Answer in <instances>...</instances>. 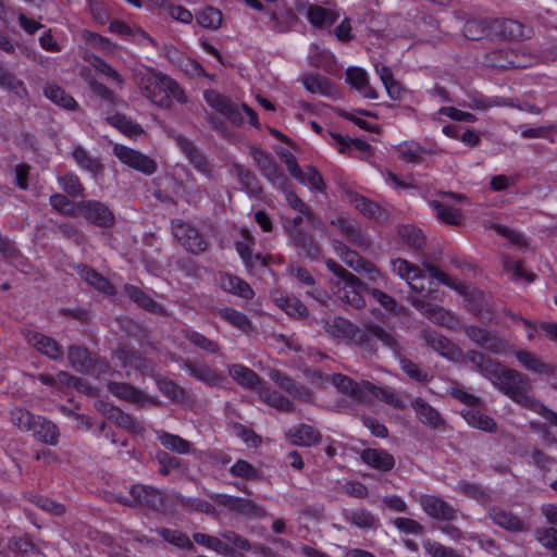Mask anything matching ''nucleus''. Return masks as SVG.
<instances>
[{
  "label": "nucleus",
  "instance_id": "obj_49",
  "mask_svg": "<svg viewBox=\"0 0 557 557\" xmlns=\"http://www.w3.org/2000/svg\"><path fill=\"white\" fill-rule=\"evenodd\" d=\"M394 355L398 358L400 368L406 373V375L408 377H410L411 380L419 382V383H424V382L430 381V376L426 371L421 369L416 362L406 358L403 355L401 346H400L399 352H394Z\"/></svg>",
  "mask_w": 557,
  "mask_h": 557
},
{
  "label": "nucleus",
  "instance_id": "obj_46",
  "mask_svg": "<svg viewBox=\"0 0 557 557\" xmlns=\"http://www.w3.org/2000/svg\"><path fill=\"white\" fill-rule=\"evenodd\" d=\"M302 83L306 89L312 94L331 96L334 91V86L331 81L321 74L304 75Z\"/></svg>",
  "mask_w": 557,
  "mask_h": 557
},
{
  "label": "nucleus",
  "instance_id": "obj_18",
  "mask_svg": "<svg viewBox=\"0 0 557 557\" xmlns=\"http://www.w3.org/2000/svg\"><path fill=\"white\" fill-rule=\"evenodd\" d=\"M25 339L32 347L51 360H60L63 357L62 346L52 337L36 331H27Z\"/></svg>",
  "mask_w": 557,
  "mask_h": 557
},
{
  "label": "nucleus",
  "instance_id": "obj_64",
  "mask_svg": "<svg viewBox=\"0 0 557 557\" xmlns=\"http://www.w3.org/2000/svg\"><path fill=\"white\" fill-rule=\"evenodd\" d=\"M156 383L160 392L173 400H182L185 397V391L170 379L158 377Z\"/></svg>",
  "mask_w": 557,
  "mask_h": 557
},
{
  "label": "nucleus",
  "instance_id": "obj_39",
  "mask_svg": "<svg viewBox=\"0 0 557 557\" xmlns=\"http://www.w3.org/2000/svg\"><path fill=\"white\" fill-rule=\"evenodd\" d=\"M368 288L367 284L360 281L359 286L350 285V284H344L339 287H337L339 294V298L345 304L350 305L351 307L356 309H361L364 307V299L361 295L362 292H366Z\"/></svg>",
  "mask_w": 557,
  "mask_h": 557
},
{
  "label": "nucleus",
  "instance_id": "obj_15",
  "mask_svg": "<svg viewBox=\"0 0 557 557\" xmlns=\"http://www.w3.org/2000/svg\"><path fill=\"white\" fill-rule=\"evenodd\" d=\"M411 407L416 412L417 419L425 426L444 431L447 428V422L443 416L431 406L425 399L417 397L411 401Z\"/></svg>",
  "mask_w": 557,
  "mask_h": 557
},
{
  "label": "nucleus",
  "instance_id": "obj_37",
  "mask_svg": "<svg viewBox=\"0 0 557 557\" xmlns=\"http://www.w3.org/2000/svg\"><path fill=\"white\" fill-rule=\"evenodd\" d=\"M108 417L119 428L131 434H143L145 431L143 422L138 421L135 417L122 411L119 408H112Z\"/></svg>",
  "mask_w": 557,
  "mask_h": 557
},
{
  "label": "nucleus",
  "instance_id": "obj_54",
  "mask_svg": "<svg viewBox=\"0 0 557 557\" xmlns=\"http://www.w3.org/2000/svg\"><path fill=\"white\" fill-rule=\"evenodd\" d=\"M307 17L312 25L317 27H323L334 24L337 16L333 11L329 9L322 8L320 5H311L308 9Z\"/></svg>",
  "mask_w": 557,
  "mask_h": 557
},
{
  "label": "nucleus",
  "instance_id": "obj_40",
  "mask_svg": "<svg viewBox=\"0 0 557 557\" xmlns=\"http://www.w3.org/2000/svg\"><path fill=\"white\" fill-rule=\"evenodd\" d=\"M397 233L403 243L416 251L423 250L426 245L425 236L413 225H399Z\"/></svg>",
  "mask_w": 557,
  "mask_h": 557
},
{
  "label": "nucleus",
  "instance_id": "obj_56",
  "mask_svg": "<svg viewBox=\"0 0 557 557\" xmlns=\"http://www.w3.org/2000/svg\"><path fill=\"white\" fill-rule=\"evenodd\" d=\"M326 268L337 277V281H332L334 287H339L344 284H352L359 286L360 280L351 272L347 271L336 261L329 259L325 261Z\"/></svg>",
  "mask_w": 557,
  "mask_h": 557
},
{
  "label": "nucleus",
  "instance_id": "obj_13",
  "mask_svg": "<svg viewBox=\"0 0 557 557\" xmlns=\"http://www.w3.org/2000/svg\"><path fill=\"white\" fill-rule=\"evenodd\" d=\"M203 97L208 106L224 115L233 124H242L243 115L230 98L215 90H206Z\"/></svg>",
  "mask_w": 557,
  "mask_h": 557
},
{
  "label": "nucleus",
  "instance_id": "obj_61",
  "mask_svg": "<svg viewBox=\"0 0 557 557\" xmlns=\"http://www.w3.org/2000/svg\"><path fill=\"white\" fill-rule=\"evenodd\" d=\"M158 534L166 542L187 549H194V544L189 537L181 531L170 529H159Z\"/></svg>",
  "mask_w": 557,
  "mask_h": 557
},
{
  "label": "nucleus",
  "instance_id": "obj_32",
  "mask_svg": "<svg viewBox=\"0 0 557 557\" xmlns=\"http://www.w3.org/2000/svg\"><path fill=\"white\" fill-rule=\"evenodd\" d=\"M228 373L237 384L247 389L258 392L260 386L264 383L253 370L240 363L230 366Z\"/></svg>",
  "mask_w": 557,
  "mask_h": 557
},
{
  "label": "nucleus",
  "instance_id": "obj_45",
  "mask_svg": "<svg viewBox=\"0 0 557 557\" xmlns=\"http://www.w3.org/2000/svg\"><path fill=\"white\" fill-rule=\"evenodd\" d=\"M463 34L470 40H480L484 37H493L492 20H469L465 24Z\"/></svg>",
  "mask_w": 557,
  "mask_h": 557
},
{
  "label": "nucleus",
  "instance_id": "obj_9",
  "mask_svg": "<svg viewBox=\"0 0 557 557\" xmlns=\"http://www.w3.org/2000/svg\"><path fill=\"white\" fill-rule=\"evenodd\" d=\"M113 153L122 163L145 175H151L157 171L154 160L137 150L116 144L113 147Z\"/></svg>",
  "mask_w": 557,
  "mask_h": 557
},
{
  "label": "nucleus",
  "instance_id": "obj_25",
  "mask_svg": "<svg viewBox=\"0 0 557 557\" xmlns=\"http://www.w3.org/2000/svg\"><path fill=\"white\" fill-rule=\"evenodd\" d=\"M330 224L338 230L342 236L351 245L357 247H368L369 239L363 234L361 228L352 221L343 215L332 219Z\"/></svg>",
  "mask_w": 557,
  "mask_h": 557
},
{
  "label": "nucleus",
  "instance_id": "obj_17",
  "mask_svg": "<svg viewBox=\"0 0 557 557\" xmlns=\"http://www.w3.org/2000/svg\"><path fill=\"white\" fill-rule=\"evenodd\" d=\"M108 389L110 393H112L115 397L123 399L125 401H128L133 405H136L138 407H145L147 405H156L157 403L153 401L151 397L146 395L143 391L139 388L124 382H109L108 383Z\"/></svg>",
  "mask_w": 557,
  "mask_h": 557
},
{
  "label": "nucleus",
  "instance_id": "obj_63",
  "mask_svg": "<svg viewBox=\"0 0 557 557\" xmlns=\"http://www.w3.org/2000/svg\"><path fill=\"white\" fill-rule=\"evenodd\" d=\"M34 420H36V414L23 408H14L11 411L12 423L23 432H29Z\"/></svg>",
  "mask_w": 557,
  "mask_h": 557
},
{
  "label": "nucleus",
  "instance_id": "obj_34",
  "mask_svg": "<svg viewBox=\"0 0 557 557\" xmlns=\"http://www.w3.org/2000/svg\"><path fill=\"white\" fill-rule=\"evenodd\" d=\"M232 170L236 175L242 188L252 198L262 194V186L255 173L239 163H233Z\"/></svg>",
  "mask_w": 557,
  "mask_h": 557
},
{
  "label": "nucleus",
  "instance_id": "obj_43",
  "mask_svg": "<svg viewBox=\"0 0 557 557\" xmlns=\"http://www.w3.org/2000/svg\"><path fill=\"white\" fill-rule=\"evenodd\" d=\"M431 206L435 210L437 219L443 223L453 226H459L462 224L465 218L459 209L445 205L438 200H433Z\"/></svg>",
  "mask_w": 557,
  "mask_h": 557
},
{
  "label": "nucleus",
  "instance_id": "obj_50",
  "mask_svg": "<svg viewBox=\"0 0 557 557\" xmlns=\"http://www.w3.org/2000/svg\"><path fill=\"white\" fill-rule=\"evenodd\" d=\"M72 157L81 168L92 173L94 175H98L103 171V165L101 162L98 159L91 157L82 146H77L73 150Z\"/></svg>",
  "mask_w": 557,
  "mask_h": 557
},
{
  "label": "nucleus",
  "instance_id": "obj_47",
  "mask_svg": "<svg viewBox=\"0 0 557 557\" xmlns=\"http://www.w3.org/2000/svg\"><path fill=\"white\" fill-rule=\"evenodd\" d=\"M67 359L70 364L78 372H84L92 363L89 350L82 346L72 345L67 349Z\"/></svg>",
  "mask_w": 557,
  "mask_h": 557
},
{
  "label": "nucleus",
  "instance_id": "obj_52",
  "mask_svg": "<svg viewBox=\"0 0 557 557\" xmlns=\"http://www.w3.org/2000/svg\"><path fill=\"white\" fill-rule=\"evenodd\" d=\"M182 334L189 343L209 354L215 355L220 351V345L216 342L197 331L186 329L182 331Z\"/></svg>",
  "mask_w": 557,
  "mask_h": 557
},
{
  "label": "nucleus",
  "instance_id": "obj_2",
  "mask_svg": "<svg viewBox=\"0 0 557 557\" xmlns=\"http://www.w3.org/2000/svg\"><path fill=\"white\" fill-rule=\"evenodd\" d=\"M143 95L160 108H170L173 100L180 103L187 102V97L180 85L169 75L154 69L135 75Z\"/></svg>",
  "mask_w": 557,
  "mask_h": 557
},
{
  "label": "nucleus",
  "instance_id": "obj_24",
  "mask_svg": "<svg viewBox=\"0 0 557 557\" xmlns=\"http://www.w3.org/2000/svg\"><path fill=\"white\" fill-rule=\"evenodd\" d=\"M492 32L493 37L506 40H519L529 37L524 33V25L511 18H493Z\"/></svg>",
  "mask_w": 557,
  "mask_h": 557
},
{
  "label": "nucleus",
  "instance_id": "obj_51",
  "mask_svg": "<svg viewBox=\"0 0 557 557\" xmlns=\"http://www.w3.org/2000/svg\"><path fill=\"white\" fill-rule=\"evenodd\" d=\"M222 286L225 290L247 300L255 296V292L250 285L237 276L227 275L223 278Z\"/></svg>",
  "mask_w": 557,
  "mask_h": 557
},
{
  "label": "nucleus",
  "instance_id": "obj_7",
  "mask_svg": "<svg viewBox=\"0 0 557 557\" xmlns=\"http://www.w3.org/2000/svg\"><path fill=\"white\" fill-rule=\"evenodd\" d=\"M77 212L89 223L101 228H110L115 223V216L109 207L98 200H82L75 203Z\"/></svg>",
  "mask_w": 557,
  "mask_h": 557
},
{
  "label": "nucleus",
  "instance_id": "obj_12",
  "mask_svg": "<svg viewBox=\"0 0 557 557\" xmlns=\"http://www.w3.org/2000/svg\"><path fill=\"white\" fill-rule=\"evenodd\" d=\"M113 359L119 361L122 367L129 368L126 370L127 375L131 374V370L140 374L153 373L154 371V369H151V361L135 349L120 347L113 352Z\"/></svg>",
  "mask_w": 557,
  "mask_h": 557
},
{
  "label": "nucleus",
  "instance_id": "obj_31",
  "mask_svg": "<svg viewBox=\"0 0 557 557\" xmlns=\"http://www.w3.org/2000/svg\"><path fill=\"white\" fill-rule=\"evenodd\" d=\"M420 338L423 339L426 346L444 357H453L456 351V346L453 342L432 329H422L420 331Z\"/></svg>",
  "mask_w": 557,
  "mask_h": 557
},
{
  "label": "nucleus",
  "instance_id": "obj_29",
  "mask_svg": "<svg viewBox=\"0 0 557 557\" xmlns=\"http://www.w3.org/2000/svg\"><path fill=\"white\" fill-rule=\"evenodd\" d=\"M466 359L471 363L473 369L491 382L502 367L500 362L495 361L484 354L473 349L467 351Z\"/></svg>",
  "mask_w": 557,
  "mask_h": 557
},
{
  "label": "nucleus",
  "instance_id": "obj_4",
  "mask_svg": "<svg viewBox=\"0 0 557 557\" xmlns=\"http://www.w3.org/2000/svg\"><path fill=\"white\" fill-rule=\"evenodd\" d=\"M456 292L463 296L468 311L480 320L490 322L496 317V306L488 294L465 283Z\"/></svg>",
  "mask_w": 557,
  "mask_h": 557
},
{
  "label": "nucleus",
  "instance_id": "obj_28",
  "mask_svg": "<svg viewBox=\"0 0 557 557\" xmlns=\"http://www.w3.org/2000/svg\"><path fill=\"white\" fill-rule=\"evenodd\" d=\"M124 293L131 300H133L135 304H137L138 307L143 308L144 310L162 317L169 315L168 310L161 304L154 301L139 287L132 284H127L124 286Z\"/></svg>",
  "mask_w": 557,
  "mask_h": 557
},
{
  "label": "nucleus",
  "instance_id": "obj_14",
  "mask_svg": "<svg viewBox=\"0 0 557 557\" xmlns=\"http://www.w3.org/2000/svg\"><path fill=\"white\" fill-rule=\"evenodd\" d=\"M129 495L132 500L123 502V504L128 506H144L153 510H158L163 506L162 494L157 488L149 485H133Z\"/></svg>",
  "mask_w": 557,
  "mask_h": 557
},
{
  "label": "nucleus",
  "instance_id": "obj_62",
  "mask_svg": "<svg viewBox=\"0 0 557 557\" xmlns=\"http://www.w3.org/2000/svg\"><path fill=\"white\" fill-rule=\"evenodd\" d=\"M159 440L165 448L178 454H186L190 449V443L178 435L163 432Z\"/></svg>",
  "mask_w": 557,
  "mask_h": 557
},
{
  "label": "nucleus",
  "instance_id": "obj_53",
  "mask_svg": "<svg viewBox=\"0 0 557 557\" xmlns=\"http://www.w3.org/2000/svg\"><path fill=\"white\" fill-rule=\"evenodd\" d=\"M107 122L131 137L138 136L144 133V129L139 124L133 122L124 114L116 113L108 116Z\"/></svg>",
  "mask_w": 557,
  "mask_h": 557
},
{
  "label": "nucleus",
  "instance_id": "obj_3",
  "mask_svg": "<svg viewBox=\"0 0 557 557\" xmlns=\"http://www.w3.org/2000/svg\"><path fill=\"white\" fill-rule=\"evenodd\" d=\"M491 383L500 393L523 408L537 412L543 405L532 396L530 379L515 369L506 368L502 364L500 370H498Z\"/></svg>",
  "mask_w": 557,
  "mask_h": 557
},
{
  "label": "nucleus",
  "instance_id": "obj_60",
  "mask_svg": "<svg viewBox=\"0 0 557 557\" xmlns=\"http://www.w3.org/2000/svg\"><path fill=\"white\" fill-rule=\"evenodd\" d=\"M82 274L86 282L94 286L96 289L104 294H112L114 292L113 285L94 269L86 267Z\"/></svg>",
  "mask_w": 557,
  "mask_h": 557
},
{
  "label": "nucleus",
  "instance_id": "obj_1",
  "mask_svg": "<svg viewBox=\"0 0 557 557\" xmlns=\"http://www.w3.org/2000/svg\"><path fill=\"white\" fill-rule=\"evenodd\" d=\"M326 332L333 337H351L359 346L369 351H374V339H379L382 344L393 352H399L400 343L395 332L386 331L380 325H370L367 330L356 327L348 320L343 318H334L325 322Z\"/></svg>",
  "mask_w": 557,
  "mask_h": 557
},
{
  "label": "nucleus",
  "instance_id": "obj_57",
  "mask_svg": "<svg viewBox=\"0 0 557 557\" xmlns=\"http://www.w3.org/2000/svg\"><path fill=\"white\" fill-rule=\"evenodd\" d=\"M197 23L207 29H218L222 24V13L213 7H207L196 14Z\"/></svg>",
  "mask_w": 557,
  "mask_h": 557
},
{
  "label": "nucleus",
  "instance_id": "obj_59",
  "mask_svg": "<svg viewBox=\"0 0 557 557\" xmlns=\"http://www.w3.org/2000/svg\"><path fill=\"white\" fill-rule=\"evenodd\" d=\"M457 491L483 504L491 502V495L476 483L460 481L457 485Z\"/></svg>",
  "mask_w": 557,
  "mask_h": 557
},
{
  "label": "nucleus",
  "instance_id": "obj_35",
  "mask_svg": "<svg viewBox=\"0 0 557 557\" xmlns=\"http://www.w3.org/2000/svg\"><path fill=\"white\" fill-rule=\"evenodd\" d=\"M287 435L293 444L299 446H311L321 440L320 431L305 423L289 429Z\"/></svg>",
  "mask_w": 557,
  "mask_h": 557
},
{
  "label": "nucleus",
  "instance_id": "obj_5",
  "mask_svg": "<svg viewBox=\"0 0 557 557\" xmlns=\"http://www.w3.org/2000/svg\"><path fill=\"white\" fill-rule=\"evenodd\" d=\"M171 232L177 243L191 255L199 256L210 248V243L190 223L182 219L171 221Z\"/></svg>",
  "mask_w": 557,
  "mask_h": 557
},
{
  "label": "nucleus",
  "instance_id": "obj_38",
  "mask_svg": "<svg viewBox=\"0 0 557 557\" xmlns=\"http://www.w3.org/2000/svg\"><path fill=\"white\" fill-rule=\"evenodd\" d=\"M517 360L528 371L539 374H550L553 368L550 364L544 362L541 358L528 350H517L515 352Z\"/></svg>",
  "mask_w": 557,
  "mask_h": 557
},
{
  "label": "nucleus",
  "instance_id": "obj_58",
  "mask_svg": "<svg viewBox=\"0 0 557 557\" xmlns=\"http://www.w3.org/2000/svg\"><path fill=\"white\" fill-rule=\"evenodd\" d=\"M58 182L63 189L71 197H84L85 188L81 183L77 175L73 173H66L58 177Z\"/></svg>",
  "mask_w": 557,
  "mask_h": 557
},
{
  "label": "nucleus",
  "instance_id": "obj_27",
  "mask_svg": "<svg viewBox=\"0 0 557 557\" xmlns=\"http://www.w3.org/2000/svg\"><path fill=\"white\" fill-rule=\"evenodd\" d=\"M29 432H32L37 441L44 444L55 446L59 442V428L45 417L36 416V420H34Z\"/></svg>",
  "mask_w": 557,
  "mask_h": 557
},
{
  "label": "nucleus",
  "instance_id": "obj_16",
  "mask_svg": "<svg viewBox=\"0 0 557 557\" xmlns=\"http://www.w3.org/2000/svg\"><path fill=\"white\" fill-rule=\"evenodd\" d=\"M490 519L499 528L513 533L527 532L530 530L528 522L520 519L511 511H507L502 507L492 506L487 510Z\"/></svg>",
  "mask_w": 557,
  "mask_h": 557
},
{
  "label": "nucleus",
  "instance_id": "obj_19",
  "mask_svg": "<svg viewBox=\"0 0 557 557\" xmlns=\"http://www.w3.org/2000/svg\"><path fill=\"white\" fill-rule=\"evenodd\" d=\"M176 143L180 146V148L182 149V151L185 153V156L187 157L189 163L198 172H200L208 178L213 177L212 165L210 164V162L208 161L206 156L196 147V145L191 140H189L183 136H177Z\"/></svg>",
  "mask_w": 557,
  "mask_h": 557
},
{
  "label": "nucleus",
  "instance_id": "obj_21",
  "mask_svg": "<svg viewBox=\"0 0 557 557\" xmlns=\"http://www.w3.org/2000/svg\"><path fill=\"white\" fill-rule=\"evenodd\" d=\"M344 194L349 203H351L364 216L377 221L385 220L387 218L385 210L379 203L370 200L369 198L351 189H345Z\"/></svg>",
  "mask_w": 557,
  "mask_h": 557
},
{
  "label": "nucleus",
  "instance_id": "obj_41",
  "mask_svg": "<svg viewBox=\"0 0 557 557\" xmlns=\"http://www.w3.org/2000/svg\"><path fill=\"white\" fill-rule=\"evenodd\" d=\"M193 540L197 544L210 548L221 555L228 557L235 556V548L231 547V545H227L224 541L221 540V537L197 532L193 534Z\"/></svg>",
  "mask_w": 557,
  "mask_h": 557
},
{
  "label": "nucleus",
  "instance_id": "obj_10",
  "mask_svg": "<svg viewBox=\"0 0 557 557\" xmlns=\"http://www.w3.org/2000/svg\"><path fill=\"white\" fill-rule=\"evenodd\" d=\"M212 499L219 505L227 508L236 513L246 515L250 517L261 518L265 516L263 507L257 505L251 499L236 497L226 494H214Z\"/></svg>",
  "mask_w": 557,
  "mask_h": 557
},
{
  "label": "nucleus",
  "instance_id": "obj_8",
  "mask_svg": "<svg viewBox=\"0 0 557 557\" xmlns=\"http://www.w3.org/2000/svg\"><path fill=\"white\" fill-rule=\"evenodd\" d=\"M463 332L471 342L494 355H502L507 351V341L496 332L474 325L465 326Z\"/></svg>",
  "mask_w": 557,
  "mask_h": 557
},
{
  "label": "nucleus",
  "instance_id": "obj_20",
  "mask_svg": "<svg viewBox=\"0 0 557 557\" xmlns=\"http://www.w3.org/2000/svg\"><path fill=\"white\" fill-rule=\"evenodd\" d=\"M420 505L426 515L433 519L441 521H449L456 518V509H454L446 500L434 495H422Z\"/></svg>",
  "mask_w": 557,
  "mask_h": 557
},
{
  "label": "nucleus",
  "instance_id": "obj_44",
  "mask_svg": "<svg viewBox=\"0 0 557 557\" xmlns=\"http://www.w3.org/2000/svg\"><path fill=\"white\" fill-rule=\"evenodd\" d=\"M516 58V50L499 49L488 52L485 57V60L486 63L492 67L507 70L510 69V65H520Z\"/></svg>",
  "mask_w": 557,
  "mask_h": 557
},
{
  "label": "nucleus",
  "instance_id": "obj_33",
  "mask_svg": "<svg viewBox=\"0 0 557 557\" xmlns=\"http://www.w3.org/2000/svg\"><path fill=\"white\" fill-rule=\"evenodd\" d=\"M361 460L371 468L380 471H391L395 467L392 454L380 448H366L361 453Z\"/></svg>",
  "mask_w": 557,
  "mask_h": 557
},
{
  "label": "nucleus",
  "instance_id": "obj_6",
  "mask_svg": "<svg viewBox=\"0 0 557 557\" xmlns=\"http://www.w3.org/2000/svg\"><path fill=\"white\" fill-rule=\"evenodd\" d=\"M250 156L252 157L255 165L258 168L260 173L278 189L285 190L288 178L280 170L274 157L255 146L250 147Z\"/></svg>",
  "mask_w": 557,
  "mask_h": 557
},
{
  "label": "nucleus",
  "instance_id": "obj_11",
  "mask_svg": "<svg viewBox=\"0 0 557 557\" xmlns=\"http://www.w3.org/2000/svg\"><path fill=\"white\" fill-rule=\"evenodd\" d=\"M407 300L424 317L438 325L453 327L456 323V319L450 311L441 306L426 302L423 298L413 296L407 297Z\"/></svg>",
  "mask_w": 557,
  "mask_h": 557
},
{
  "label": "nucleus",
  "instance_id": "obj_23",
  "mask_svg": "<svg viewBox=\"0 0 557 557\" xmlns=\"http://www.w3.org/2000/svg\"><path fill=\"white\" fill-rule=\"evenodd\" d=\"M289 240L299 257L309 260H318L321 257L322 249L320 245L308 232L296 231L293 236H289Z\"/></svg>",
  "mask_w": 557,
  "mask_h": 557
},
{
  "label": "nucleus",
  "instance_id": "obj_36",
  "mask_svg": "<svg viewBox=\"0 0 557 557\" xmlns=\"http://www.w3.org/2000/svg\"><path fill=\"white\" fill-rule=\"evenodd\" d=\"M364 386L366 388H368V403H371L372 399L376 398L396 409L404 410L406 408V403L403 400V398L396 391L389 387H380L372 383H370V385Z\"/></svg>",
  "mask_w": 557,
  "mask_h": 557
},
{
  "label": "nucleus",
  "instance_id": "obj_42",
  "mask_svg": "<svg viewBox=\"0 0 557 557\" xmlns=\"http://www.w3.org/2000/svg\"><path fill=\"white\" fill-rule=\"evenodd\" d=\"M463 418L473 428L491 433L496 432L497 424L495 420L480 409L472 407L466 410Z\"/></svg>",
  "mask_w": 557,
  "mask_h": 557
},
{
  "label": "nucleus",
  "instance_id": "obj_55",
  "mask_svg": "<svg viewBox=\"0 0 557 557\" xmlns=\"http://www.w3.org/2000/svg\"><path fill=\"white\" fill-rule=\"evenodd\" d=\"M44 92L52 102L65 109L72 110L77 104L75 99L58 85H47Z\"/></svg>",
  "mask_w": 557,
  "mask_h": 557
},
{
  "label": "nucleus",
  "instance_id": "obj_48",
  "mask_svg": "<svg viewBox=\"0 0 557 557\" xmlns=\"http://www.w3.org/2000/svg\"><path fill=\"white\" fill-rule=\"evenodd\" d=\"M216 314L243 332H248L251 330V321L245 313L240 311H237L233 308L223 307L216 310Z\"/></svg>",
  "mask_w": 557,
  "mask_h": 557
},
{
  "label": "nucleus",
  "instance_id": "obj_30",
  "mask_svg": "<svg viewBox=\"0 0 557 557\" xmlns=\"http://www.w3.org/2000/svg\"><path fill=\"white\" fill-rule=\"evenodd\" d=\"M258 396L262 403L267 404L272 408H275L281 412L292 413L295 412L296 410V406L289 398L284 396L282 393L272 389L265 383H263L262 386H260L258 391Z\"/></svg>",
  "mask_w": 557,
  "mask_h": 557
},
{
  "label": "nucleus",
  "instance_id": "obj_26",
  "mask_svg": "<svg viewBox=\"0 0 557 557\" xmlns=\"http://www.w3.org/2000/svg\"><path fill=\"white\" fill-rule=\"evenodd\" d=\"M182 367L190 376L209 386H216L223 381V376L205 362L199 363L190 359H183Z\"/></svg>",
  "mask_w": 557,
  "mask_h": 557
},
{
  "label": "nucleus",
  "instance_id": "obj_22",
  "mask_svg": "<svg viewBox=\"0 0 557 557\" xmlns=\"http://www.w3.org/2000/svg\"><path fill=\"white\" fill-rule=\"evenodd\" d=\"M331 382L341 393L362 403L369 401L368 388L364 386L370 385L369 381L357 383L347 375L336 373L332 375Z\"/></svg>",
  "mask_w": 557,
  "mask_h": 557
}]
</instances>
